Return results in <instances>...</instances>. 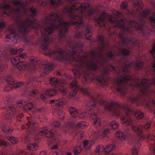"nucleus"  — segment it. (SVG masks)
Here are the masks:
<instances>
[{"instance_id":"1","label":"nucleus","mask_w":155,"mask_h":155,"mask_svg":"<svg viewBox=\"0 0 155 155\" xmlns=\"http://www.w3.org/2000/svg\"><path fill=\"white\" fill-rule=\"evenodd\" d=\"M70 18L69 23H65L56 13H52L47 15L41 23H36V28L40 29L43 34L47 35L51 34L54 30L59 29L60 33L59 34L62 36L61 32H65L67 31V25L69 24H77L80 25L82 23V17L76 14L71 15Z\"/></svg>"},{"instance_id":"2","label":"nucleus","mask_w":155,"mask_h":155,"mask_svg":"<svg viewBox=\"0 0 155 155\" xmlns=\"http://www.w3.org/2000/svg\"><path fill=\"white\" fill-rule=\"evenodd\" d=\"M90 6V4L87 2L82 3H75L70 7H66L62 9L64 13H71L73 11L78 10L81 13L82 16L87 17L94 13V11L91 9H87Z\"/></svg>"},{"instance_id":"3","label":"nucleus","mask_w":155,"mask_h":155,"mask_svg":"<svg viewBox=\"0 0 155 155\" xmlns=\"http://www.w3.org/2000/svg\"><path fill=\"white\" fill-rule=\"evenodd\" d=\"M109 19V21L110 23L115 22L117 26L122 27L124 25L125 22L122 20H119L117 21L116 18H114L112 16L109 17L107 16L105 13H104L98 18L95 20V23L97 25L100 26H104L106 20Z\"/></svg>"},{"instance_id":"4","label":"nucleus","mask_w":155,"mask_h":155,"mask_svg":"<svg viewBox=\"0 0 155 155\" xmlns=\"http://www.w3.org/2000/svg\"><path fill=\"white\" fill-rule=\"evenodd\" d=\"M110 107H112L113 110L112 111V114L113 116L116 118H118L121 114V109L119 104L114 102H109L107 106L106 107V108L108 110H110Z\"/></svg>"},{"instance_id":"5","label":"nucleus","mask_w":155,"mask_h":155,"mask_svg":"<svg viewBox=\"0 0 155 155\" xmlns=\"http://www.w3.org/2000/svg\"><path fill=\"white\" fill-rule=\"evenodd\" d=\"M18 104H21L25 111H30L34 107L33 104L31 102H29L24 100H20L17 102Z\"/></svg>"},{"instance_id":"6","label":"nucleus","mask_w":155,"mask_h":155,"mask_svg":"<svg viewBox=\"0 0 155 155\" xmlns=\"http://www.w3.org/2000/svg\"><path fill=\"white\" fill-rule=\"evenodd\" d=\"M151 53L155 58V56L154 55L155 54V45L153 47L151 51ZM153 67L154 68V69L155 71V63L153 64ZM147 84H154L155 85V77L154 78V80L151 81H149L148 82L147 80L145 79H143L141 82V85H142V87L141 88L142 91L143 90V87H146V86H147Z\"/></svg>"},{"instance_id":"7","label":"nucleus","mask_w":155,"mask_h":155,"mask_svg":"<svg viewBox=\"0 0 155 155\" xmlns=\"http://www.w3.org/2000/svg\"><path fill=\"white\" fill-rule=\"evenodd\" d=\"M27 120L28 122L26 124V125L28 126V128L29 129V131H35L38 130V124L35 122L32 117L28 118Z\"/></svg>"},{"instance_id":"8","label":"nucleus","mask_w":155,"mask_h":155,"mask_svg":"<svg viewBox=\"0 0 155 155\" xmlns=\"http://www.w3.org/2000/svg\"><path fill=\"white\" fill-rule=\"evenodd\" d=\"M14 3L17 8V10L14 11L15 14H19L21 12H24L27 9L25 7V5L27 4L26 2L24 4L22 3L20 1H14Z\"/></svg>"},{"instance_id":"9","label":"nucleus","mask_w":155,"mask_h":155,"mask_svg":"<svg viewBox=\"0 0 155 155\" xmlns=\"http://www.w3.org/2000/svg\"><path fill=\"white\" fill-rule=\"evenodd\" d=\"M38 131L41 134L45 135L46 137L48 138L52 137L54 134L51 131H48L46 127L42 128L41 129H39Z\"/></svg>"},{"instance_id":"10","label":"nucleus","mask_w":155,"mask_h":155,"mask_svg":"<svg viewBox=\"0 0 155 155\" xmlns=\"http://www.w3.org/2000/svg\"><path fill=\"white\" fill-rule=\"evenodd\" d=\"M32 18L33 16L32 15L30 16L29 17V18L26 20L24 24L21 26L20 28H22V31L24 32L26 31V27L28 26H29L31 25L34 23L32 20L31 19V18Z\"/></svg>"},{"instance_id":"11","label":"nucleus","mask_w":155,"mask_h":155,"mask_svg":"<svg viewBox=\"0 0 155 155\" xmlns=\"http://www.w3.org/2000/svg\"><path fill=\"white\" fill-rule=\"evenodd\" d=\"M77 87V81L75 80H74L71 82L70 86V88L71 89H73V91L69 94V96L70 97H73L76 95L77 91L76 90V88Z\"/></svg>"},{"instance_id":"12","label":"nucleus","mask_w":155,"mask_h":155,"mask_svg":"<svg viewBox=\"0 0 155 155\" xmlns=\"http://www.w3.org/2000/svg\"><path fill=\"white\" fill-rule=\"evenodd\" d=\"M49 38L46 37L42 36L41 39L39 41V43L43 47V49L44 50L46 49V46L49 44Z\"/></svg>"},{"instance_id":"13","label":"nucleus","mask_w":155,"mask_h":155,"mask_svg":"<svg viewBox=\"0 0 155 155\" xmlns=\"http://www.w3.org/2000/svg\"><path fill=\"white\" fill-rule=\"evenodd\" d=\"M2 128L4 132L8 133H11L13 130L12 127L7 123L3 124L2 125Z\"/></svg>"},{"instance_id":"14","label":"nucleus","mask_w":155,"mask_h":155,"mask_svg":"<svg viewBox=\"0 0 155 155\" xmlns=\"http://www.w3.org/2000/svg\"><path fill=\"white\" fill-rule=\"evenodd\" d=\"M90 117L95 120L93 124L94 127H97L96 125L99 126L100 125L101 123V120L99 118L97 117L96 114L94 113L92 114L91 115Z\"/></svg>"},{"instance_id":"15","label":"nucleus","mask_w":155,"mask_h":155,"mask_svg":"<svg viewBox=\"0 0 155 155\" xmlns=\"http://www.w3.org/2000/svg\"><path fill=\"white\" fill-rule=\"evenodd\" d=\"M120 120L122 121V123L124 126L130 125L132 122V120L129 117H122L120 118Z\"/></svg>"},{"instance_id":"16","label":"nucleus","mask_w":155,"mask_h":155,"mask_svg":"<svg viewBox=\"0 0 155 155\" xmlns=\"http://www.w3.org/2000/svg\"><path fill=\"white\" fill-rule=\"evenodd\" d=\"M131 128L132 130L134 132L140 134L142 132L143 127L141 124L137 126L133 124L131 126Z\"/></svg>"},{"instance_id":"17","label":"nucleus","mask_w":155,"mask_h":155,"mask_svg":"<svg viewBox=\"0 0 155 155\" xmlns=\"http://www.w3.org/2000/svg\"><path fill=\"white\" fill-rule=\"evenodd\" d=\"M50 103H54L55 106L58 107H61L63 104V101L61 99L51 100Z\"/></svg>"},{"instance_id":"18","label":"nucleus","mask_w":155,"mask_h":155,"mask_svg":"<svg viewBox=\"0 0 155 155\" xmlns=\"http://www.w3.org/2000/svg\"><path fill=\"white\" fill-rule=\"evenodd\" d=\"M27 65L25 62H21L16 66L17 68L19 70L23 71L27 68Z\"/></svg>"},{"instance_id":"19","label":"nucleus","mask_w":155,"mask_h":155,"mask_svg":"<svg viewBox=\"0 0 155 155\" xmlns=\"http://www.w3.org/2000/svg\"><path fill=\"white\" fill-rule=\"evenodd\" d=\"M116 136L118 138L119 140L122 141L125 139L126 136L125 134L122 132L118 131H117L116 134Z\"/></svg>"},{"instance_id":"20","label":"nucleus","mask_w":155,"mask_h":155,"mask_svg":"<svg viewBox=\"0 0 155 155\" xmlns=\"http://www.w3.org/2000/svg\"><path fill=\"white\" fill-rule=\"evenodd\" d=\"M129 79V78L128 76L125 75L124 77H121L116 80V83L120 84L125 82L128 81Z\"/></svg>"},{"instance_id":"21","label":"nucleus","mask_w":155,"mask_h":155,"mask_svg":"<svg viewBox=\"0 0 155 155\" xmlns=\"http://www.w3.org/2000/svg\"><path fill=\"white\" fill-rule=\"evenodd\" d=\"M50 84L53 85H56L60 84L61 82L56 78H52L50 80Z\"/></svg>"},{"instance_id":"22","label":"nucleus","mask_w":155,"mask_h":155,"mask_svg":"<svg viewBox=\"0 0 155 155\" xmlns=\"http://www.w3.org/2000/svg\"><path fill=\"white\" fill-rule=\"evenodd\" d=\"M143 113L140 110H136L134 112L135 117L138 119H142L143 117Z\"/></svg>"},{"instance_id":"23","label":"nucleus","mask_w":155,"mask_h":155,"mask_svg":"<svg viewBox=\"0 0 155 155\" xmlns=\"http://www.w3.org/2000/svg\"><path fill=\"white\" fill-rule=\"evenodd\" d=\"M69 112L71 117H74L78 115V112L74 108L71 107L69 109Z\"/></svg>"},{"instance_id":"24","label":"nucleus","mask_w":155,"mask_h":155,"mask_svg":"<svg viewBox=\"0 0 155 155\" xmlns=\"http://www.w3.org/2000/svg\"><path fill=\"white\" fill-rule=\"evenodd\" d=\"M17 35L14 33H13L11 34L8 35L6 36L5 41H9V40L11 39H12V38H13V39L12 40L13 41L16 40L17 38Z\"/></svg>"},{"instance_id":"25","label":"nucleus","mask_w":155,"mask_h":155,"mask_svg":"<svg viewBox=\"0 0 155 155\" xmlns=\"http://www.w3.org/2000/svg\"><path fill=\"white\" fill-rule=\"evenodd\" d=\"M57 93L56 91L53 89H50L47 90L45 92V94L48 96H52L54 95Z\"/></svg>"},{"instance_id":"26","label":"nucleus","mask_w":155,"mask_h":155,"mask_svg":"<svg viewBox=\"0 0 155 155\" xmlns=\"http://www.w3.org/2000/svg\"><path fill=\"white\" fill-rule=\"evenodd\" d=\"M83 143L84 147L87 150L94 143V141L93 140L88 141L86 140L84 141Z\"/></svg>"},{"instance_id":"27","label":"nucleus","mask_w":155,"mask_h":155,"mask_svg":"<svg viewBox=\"0 0 155 155\" xmlns=\"http://www.w3.org/2000/svg\"><path fill=\"white\" fill-rule=\"evenodd\" d=\"M45 73L47 74L49 72V71L51 70L52 68V65L49 63H47L44 65V66Z\"/></svg>"},{"instance_id":"28","label":"nucleus","mask_w":155,"mask_h":155,"mask_svg":"<svg viewBox=\"0 0 155 155\" xmlns=\"http://www.w3.org/2000/svg\"><path fill=\"white\" fill-rule=\"evenodd\" d=\"M5 79L9 85H12L14 83V80L10 74L8 75L5 77Z\"/></svg>"},{"instance_id":"29","label":"nucleus","mask_w":155,"mask_h":155,"mask_svg":"<svg viewBox=\"0 0 155 155\" xmlns=\"http://www.w3.org/2000/svg\"><path fill=\"white\" fill-rule=\"evenodd\" d=\"M38 146L36 144L28 143L27 144L28 149L29 150H35L37 149Z\"/></svg>"},{"instance_id":"30","label":"nucleus","mask_w":155,"mask_h":155,"mask_svg":"<svg viewBox=\"0 0 155 155\" xmlns=\"http://www.w3.org/2000/svg\"><path fill=\"white\" fill-rule=\"evenodd\" d=\"M119 126L118 123L115 120L111 121L110 123V127L112 129H115L118 128Z\"/></svg>"},{"instance_id":"31","label":"nucleus","mask_w":155,"mask_h":155,"mask_svg":"<svg viewBox=\"0 0 155 155\" xmlns=\"http://www.w3.org/2000/svg\"><path fill=\"white\" fill-rule=\"evenodd\" d=\"M11 61L12 64L16 66L19 63L21 62L19 60L18 57L14 56L12 58Z\"/></svg>"},{"instance_id":"32","label":"nucleus","mask_w":155,"mask_h":155,"mask_svg":"<svg viewBox=\"0 0 155 155\" xmlns=\"http://www.w3.org/2000/svg\"><path fill=\"white\" fill-rule=\"evenodd\" d=\"M49 3L53 5H60L61 4V0H48V2H46L45 5H47L48 3Z\"/></svg>"},{"instance_id":"33","label":"nucleus","mask_w":155,"mask_h":155,"mask_svg":"<svg viewBox=\"0 0 155 155\" xmlns=\"http://www.w3.org/2000/svg\"><path fill=\"white\" fill-rule=\"evenodd\" d=\"M4 8L5 10V11L4 12V14H7L8 15H9L11 13V11L12 9L10 8V6L7 5L4 7Z\"/></svg>"},{"instance_id":"34","label":"nucleus","mask_w":155,"mask_h":155,"mask_svg":"<svg viewBox=\"0 0 155 155\" xmlns=\"http://www.w3.org/2000/svg\"><path fill=\"white\" fill-rule=\"evenodd\" d=\"M23 51V50L22 48L19 50L12 48L11 49V53L12 54L15 55V54H18L20 52L22 51Z\"/></svg>"},{"instance_id":"35","label":"nucleus","mask_w":155,"mask_h":155,"mask_svg":"<svg viewBox=\"0 0 155 155\" xmlns=\"http://www.w3.org/2000/svg\"><path fill=\"white\" fill-rule=\"evenodd\" d=\"M7 139H8L13 144H16L17 143H18V139L14 137L11 136L9 137Z\"/></svg>"},{"instance_id":"36","label":"nucleus","mask_w":155,"mask_h":155,"mask_svg":"<svg viewBox=\"0 0 155 155\" xmlns=\"http://www.w3.org/2000/svg\"><path fill=\"white\" fill-rule=\"evenodd\" d=\"M113 147L112 145H107L104 149V152L108 153L112 150Z\"/></svg>"},{"instance_id":"37","label":"nucleus","mask_w":155,"mask_h":155,"mask_svg":"<svg viewBox=\"0 0 155 155\" xmlns=\"http://www.w3.org/2000/svg\"><path fill=\"white\" fill-rule=\"evenodd\" d=\"M87 107L88 109L91 110L95 107L96 106L94 102H91L87 105Z\"/></svg>"},{"instance_id":"38","label":"nucleus","mask_w":155,"mask_h":155,"mask_svg":"<svg viewBox=\"0 0 155 155\" xmlns=\"http://www.w3.org/2000/svg\"><path fill=\"white\" fill-rule=\"evenodd\" d=\"M104 150V151L103 146L102 145H100L96 147L95 152L101 154Z\"/></svg>"},{"instance_id":"39","label":"nucleus","mask_w":155,"mask_h":155,"mask_svg":"<svg viewBox=\"0 0 155 155\" xmlns=\"http://www.w3.org/2000/svg\"><path fill=\"white\" fill-rule=\"evenodd\" d=\"M86 125L84 122L81 121L78 122L76 124V126L78 128H83Z\"/></svg>"},{"instance_id":"40","label":"nucleus","mask_w":155,"mask_h":155,"mask_svg":"<svg viewBox=\"0 0 155 155\" xmlns=\"http://www.w3.org/2000/svg\"><path fill=\"white\" fill-rule=\"evenodd\" d=\"M91 26H88L87 27V30L86 31V32L85 34V38L87 40H90V36H89L88 37L87 36V35L86 34V33H87V34H88L89 33H90L91 32Z\"/></svg>"},{"instance_id":"41","label":"nucleus","mask_w":155,"mask_h":155,"mask_svg":"<svg viewBox=\"0 0 155 155\" xmlns=\"http://www.w3.org/2000/svg\"><path fill=\"white\" fill-rule=\"evenodd\" d=\"M1 145L5 146V147H7L10 146V144L3 139H0V146Z\"/></svg>"},{"instance_id":"42","label":"nucleus","mask_w":155,"mask_h":155,"mask_svg":"<svg viewBox=\"0 0 155 155\" xmlns=\"http://www.w3.org/2000/svg\"><path fill=\"white\" fill-rule=\"evenodd\" d=\"M135 1H137V2H135L134 1V6L135 7L138 6L139 8H141L142 3L140 0H135Z\"/></svg>"},{"instance_id":"43","label":"nucleus","mask_w":155,"mask_h":155,"mask_svg":"<svg viewBox=\"0 0 155 155\" xmlns=\"http://www.w3.org/2000/svg\"><path fill=\"white\" fill-rule=\"evenodd\" d=\"M109 129H106L104 130L102 133L101 131H99L98 135H101L102 137H104L106 136V135L109 132Z\"/></svg>"},{"instance_id":"44","label":"nucleus","mask_w":155,"mask_h":155,"mask_svg":"<svg viewBox=\"0 0 155 155\" xmlns=\"http://www.w3.org/2000/svg\"><path fill=\"white\" fill-rule=\"evenodd\" d=\"M63 95H65L67 93V89L63 86H61L59 89Z\"/></svg>"},{"instance_id":"45","label":"nucleus","mask_w":155,"mask_h":155,"mask_svg":"<svg viewBox=\"0 0 155 155\" xmlns=\"http://www.w3.org/2000/svg\"><path fill=\"white\" fill-rule=\"evenodd\" d=\"M12 85L14 88H18L21 87L23 85V83L22 82H19L16 84L14 83Z\"/></svg>"},{"instance_id":"46","label":"nucleus","mask_w":155,"mask_h":155,"mask_svg":"<svg viewBox=\"0 0 155 155\" xmlns=\"http://www.w3.org/2000/svg\"><path fill=\"white\" fill-rule=\"evenodd\" d=\"M14 87L13 86V85H9L8 84L4 88V90L5 91L8 92L10 91Z\"/></svg>"},{"instance_id":"47","label":"nucleus","mask_w":155,"mask_h":155,"mask_svg":"<svg viewBox=\"0 0 155 155\" xmlns=\"http://www.w3.org/2000/svg\"><path fill=\"white\" fill-rule=\"evenodd\" d=\"M133 155H138V149L136 146L133 147L132 149Z\"/></svg>"},{"instance_id":"48","label":"nucleus","mask_w":155,"mask_h":155,"mask_svg":"<svg viewBox=\"0 0 155 155\" xmlns=\"http://www.w3.org/2000/svg\"><path fill=\"white\" fill-rule=\"evenodd\" d=\"M143 65V63L140 61H137L135 63V66L137 68H140Z\"/></svg>"},{"instance_id":"49","label":"nucleus","mask_w":155,"mask_h":155,"mask_svg":"<svg viewBox=\"0 0 155 155\" xmlns=\"http://www.w3.org/2000/svg\"><path fill=\"white\" fill-rule=\"evenodd\" d=\"M5 117L6 119H9L12 116V114H11V112L9 111H7V112L4 114Z\"/></svg>"},{"instance_id":"50","label":"nucleus","mask_w":155,"mask_h":155,"mask_svg":"<svg viewBox=\"0 0 155 155\" xmlns=\"http://www.w3.org/2000/svg\"><path fill=\"white\" fill-rule=\"evenodd\" d=\"M58 115L59 116L61 119H62L64 118V113L62 111L60 110L57 113Z\"/></svg>"},{"instance_id":"51","label":"nucleus","mask_w":155,"mask_h":155,"mask_svg":"<svg viewBox=\"0 0 155 155\" xmlns=\"http://www.w3.org/2000/svg\"><path fill=\"white\" fill-rule=\"evenodd\" d=\"M147 137L148 139L149 140H155V134H149Z\"/></svg>"},{"instance_id":"52","label":"nucleus","mask_w":155,"mask_h":155,"mask_svg":"<svg viewBox=\"0 0 155 155\" xmlns=\"http://www.w3.org/2000/svg\"><path fill=\"white\" fill-rule=\"evenodd\" d=\"M38 93V91L37 90H35L32 91L30 92V95L31 96H33Z\"/></svg>"},{"instance_id":"53","label":"nucleus","mask_w":155,"mask_h":155,"mask_svg":"<svg viewBox=\"0 0 155 155\" xmlns=\"http://www.w3.org/2000/svg\"><path fill=\"white\" fill-rule=\"evenodd\" d=\"M60 124V122L57 120H54V122L52 123V125L54 127H58Z\"/></svg>"},{"instance_id":"54","label":"nucleus","mask_w":155,"mask_h":155,"mask_svg":"<svg viewBox=\"0 0 155 155\" xmlns=\"http://www.w3.org/2000/svg\"><path fill=\"white\" fill-rule=\"evenodd\" d=\"M121 51L122 54L124 55H128L130 52L129 51L126 49H123Z\"/></svg>"},{"instance_id":"55","label":"nucleus","mask_w":155,"mask_h":155,"mask_svg":"<svg viewBox=\"0 0 155 155\" xmlns=\"http://www.w3.org/2000/svg\"><path fill=\"white\" fill-rule=\"evenodd\" d=\"M31 62L32 63H36L38 62V60L37 58H31L30 59Z\"/></svg>"},{"instance_id":"56","label":"nucleus","mask_w":155,"mask_h":155,"mask_svg":"<svg viewBox=\"0 0 155 155\" xmlns=\"http://www.w3.org/2000/svg\"><path fill=\"white\" fill-rule=\"evenodd\" d=\"M149 13V12L148 10H146L144 11L142 13L141 16L143 17H145Z\"/></svg>"},{"instance_id":"57","label":"nucleus","mask_w":155,"mask_h":155,"mask_svg":"<svg viewBox=\"0 0 155 155\" xmlns=\"http://www.w3.org/2000/svg\"><path fill=\"white\" fill-rule=\"evenodd\" d=\"M151 123L150 122H148L146 123L144 126L143 128L146 130L148 129L150 127Z\"/></svg>"},{"instance_id":"58","label":"nucleus","mask_w":155,"mask_h":155,"mask_svg":"<svg viewBox=\"0 0 155 155\" xmlns=\"http://www.w3.org/2000/svg\"><path fill=\"white\" fill-rule=\"evenodd\" d=\"M98 40L101 43V44L103 45L104 43V42L103 41L104 38L103 36L101 35L99 36L98 37Z\"/></svg>"},{"instance_id":"59","label":"nucleus","mask_w":155,"mask_h":155,"mask_svg":"<svg viewBox=\"0 0 155 155\" xmlns=\"http://www.w3.org/2000/svg\"><path fill=\"white\" fill-rule=\"evenodd\" d=\"M126 114L127 116H129L132 114L131 111L128 108H127L125 110Z\"/></svg>"},{"instance_id":"60","label":"nucleus","mask_w":155,"mask_h":155,"mask_svg":"<svg viewBox=\"0 0 155 155\" xmlns=\"http://www.w3.org/2000/svg\"><path fill=\"white\" fill-rule=\"evenodd\" d=\"M87 114L86 113H82L80 115V118H84L86 117Z\"/></svg>"},{"instance_id":"61","label":"nucleus","mask_w":155,"mask_h":155,"mask_svg":"<svg viewBox=\"0 0 155 155\" xmlns=\"http://www.w3.org/2000/svg\"><path fill=\"white\" fill-rule=\"evenodd\" d=\"M127 4L126 3L123 2L121 5V7L122 9H124L127 7Z\"/></svg>"},{"instance_id":"62","label":"nucleus","mask_w":155,"mask_h":155,"mask_svg":"<svg viewBox=\"0 0 155 155\" xmlns=\"http://www.w3.org/2000/svg\"><path fill=\"white\" fill-rule=\"evenodd\" d=\"M47 96L46 95V94L45 95L44 93H43L40 94V97L41 99L42 100L45 99Z\"/></svg>"},{"instance_id":"63","label":"nucleus","mask_w":155,"mask_h":155,"mask_svg":"<svg viewBox=\"0 0 155 155\" xmlns=\"http://www.w3.org/2000/svg\"><path fill=\"white\" fill-rule=\"evenodd\" d=\"M30 11L34 15L36 14V10L33 7H31L30 8Z\"/></svg>"},{"instance_id":"64","label":"nucleus","mask_w":155,"mask_h":155,"mask_svg":"<svg viewBox=\"0 0 155 155\" xmlns=\"http://www.w3.org/2000/svg\"><path fill=\"white\" fill-rule=\"evenodd\" d=\"M113 13L115 16H119L121 15L120 13L115 10L113 11Z\"/></svg>"}]
</instances>
